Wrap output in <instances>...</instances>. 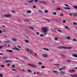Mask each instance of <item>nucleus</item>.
Returning a JSON list of instances; mask_svg holds the SVG:
<instances>
[{
  "mask_svg": "<svg viewBox=\"0 0 77 77\" xmlns=\"http://www.w3.org/2000/svg\"><path fill=\"white\" fill-rule=\"evenodd\" d=\"M57 31H58V32H61V31L60 30H57Z\"/></svg>",
  "mask_w": 77,
  "mask_h": 77,
  "instance_id": "obj_63",
  "label": "nucleus"
},
{
  "mask_svg": "<svg viewBox=\"0 0 77 77\" xmlns=\"http://www.w3.org/2000/svg\"><path fill=\"white\" fill-rule=\"evenodd\" d=\"M73 57H76V58H77V54H73Z\"/></svg>",
  "mask_w": 77,
  "mask_h": 77,
  "instance_id": "obj_20",
  "label": "nucleus"
},
{
  "mask_svg": "<svg viewBox=\"0 0 77 77\" xmlns=\"http://www.w3.org/2000/svg\"><path fill=\"white\" fill-rule=\"evenodd\" d=\"M34 2H38L39 3H41V4H46L47 3V2L46 1H38V0H34Z\"/></svg>",
  "mask_w": 77,
  "mask_h": 77,
  "instance_id": "obj_1",
  "label": "nucleus"
},
{
  "mask_svg": "<svg viewBox=\"0 0 77 77\" xmlns=\"http://www.w3.org/2000/svg\"><path fill=\"white\" fill-rule=\"evenodd\" d=\"M25 42L26 43H28V42H29V41L27 40H25Z\"/></svg>",
  "mask_w": 77,
  "mask_h": 77,
  "instance_id": "obj_32",
  "label": "nucleus"
},
{
  "mask_svg": "<svg viewBox=\"0 0 77 77\" xmlns=\"http://www.w3.org/2000/svg\"><path fill=\"white\" fill-rule=\"evenodd\" d=\"M24 60H28V58L27 57H23Z\"/></svg>",
  "mask_w": 77,
  "mask_h": 77,
  "instance_id": "obj_28",
  "label": "nucleus"
},
{
  "mask_svg": "<svg viewBox=\"0 0 77 77\" xmlns=\"http://www.w3.org/2000/svg\"><path fill=\"white\" fill-rule=\"evenodd\" d=\"M63 69V68L60 69H59V71H61V70H62Z\"/></svg>",
  "mask_w": 77,
  "mask_h": 77,
  "instance_id": "obj_58",
  "label": "nucleus"
},
{
  "mask_svg": "<svg viewBox=\"0 0 77 77\" xmlns=\"http://www.w3.org/2000/svg\"><path fill=\"white\" fill-rule=\"evenodd\" d=\"M7 51H9V52L10 53H13V52H14V51H12L11 50H7Z\"/></svg>",
  "mask_w": 77,
  "mask_h": 77,
  "instance_id": "obj_13",
  "label": "nucleus"
},
{
  "mask_svg": "<svg viewBox=\"0 0 77 77\" xmlns=\"http://www.w3.org/2000/svg\"><path fill=\"white\" fill-rule=\"evenodd\" d=\"M29 28L30 29H32V30H33V27H30Z\"/></svg>",
  "mask_w": 77,
  "mask_h": 77,
  "instance_id": "obj_47",
  "label": "nucleus"
},
{
  "mask_svg": "<svg viewBox=\"0 0 77 77\" xmlns=\"http://www.w3.org/2000/svg\"><path fill=\"white\" fill-rule=\"evenodd\" d=\"M25 21H26V22H29V19H26L25 20Z\"/></svg>",
  "mask_w": 77,
  "mask_h": 77,
  "instance_id": "obj_39",
  "label": "nucleus"
},
{
  "mask_svg": "<svg viewBox=\"0 0 77 77\" xmlns=\"http://www.w3.org/2000/svg\"><path fill=\"white\" fill-rule=\"evenodd\" d=\"M53 72L54 73H55V74H59V72L56 70H53Z\"/></svg>",
  "mask_w": 77,
  "mask_h": 77,
  "instance_id": "obj_5",
  "label": "nucleus"
},
{
  "mask_svg": "<svg viewBox=\"0 0 77 77\" xmlns=\"http://www.w3.org/2000/svg\"><path fill=\"white\" fill-rule=\"evenodd\" d=\"M73 41H74L75 42V41H77V40H76V39L75 38H73Z\"/></svg>",
  "mask_w": 77,
  "mask_h": 77,
  "instance_id": "obj_43",
  "label": "nucleus"
},
{
  "mask_svg": "<svg viewBox=\"0 0 77 77\" xmlns=\"http://www.w3.org/2000/svg\"><path fill=\"white\" fill-rule=\"evenodd\" d=\"M5 16L6 17H8V18H9V17H12V16L10 14H6Z\"/></svg>",
  "mask_w": 77,
  "mask_h": 77,
  "instance_id": "obj_9",
  "label": "nucleus"
},
{
  "mask_svg": "<svg viewBox=\"0 0 77 77\" xmlns=\"http://www.w3.org/2000/svg\"><path fill=\"white\" fill-rule=\"evenodd\" d=\"M59 48H60V49L61 48H63L64 49H66V48H67L68 49H71V48H72V47H63L62 46H61V47H59Z\"/></svg>",
  "mask_w": 77,
  "mask_h": 77,
  "instance_id": "obj_2",
  "label": "nucleus"
},
{
  "mask_svg": "<svg viewBox=\"0 0 77 77\" xmlns=\"http://www.w3.org/2000/svg\"><path fill=\"white\" fill-rule=\"evenodd\" d=\"M28 72H32V71L30 70H28Z\"/></svg>",
  "mask_w": 77,
  "mask_h": 77,
  "instance_id": "obj_60",
  "label": "nucleus"
},
{
  "mask_svg": "<svg viewBox=\"0 0 77 77\" xmlns=\"http://www.w3.org/2000/svg\"><path fill=\"white\" fill-rule=\"evenodd\" d=\"M64 27L66 29H68V30L70 29L68 27V26H64Z\"/></svg>",
  "mask_w": 77,
  "mask_h": 77,
  "instance_id": "obj_24",
  "label": "nucleus"
},
{
  "mask_svg": "<svg viewBox=\"0 0 77 77\" xmlns=\"http://www.w3.org/2000/svg\"><path fill=\"white\" fill-rule=\"evenodd\" d=\"M42 56L44 58L46 57H47V55L44 54L42 55Z\"/></svg>",
  "mask_w": 77,
  "mask_h": 77,
  "instance_id": "obj_7",
  "label": "nucleus"
},
{
  "mask_svg": "<svg viewBox=\"0 0 77 77\" xmlns=\"http://www.w3.org/2000/svg\"><path fill=\"white\" fill-rule=\"evenodd\" d=\"M45 13H47L48 12V11L47 10H45Z\"/></svg>",
  "mask_w": 77,
  "mask_h": 77,
  "instance_id": "obj_52",
  "label": "nucleus"
},
{
  "mask_svg": "<svg viewBox=\"0 0 77 77\" xmlns=\"http://www.w3.org/2000/svg\"><path fill=\"white\" fill-rule=\"evenodd\" d=\"M53 15H57V13L56 12H53Z\"/></svg>",
  "mask_w": 77,
  "mask_h": 77,
  "instance_id": "obj_19",
  "label": "nucleus"
},
{
  "mask_svg": "<svg viewBox=\"0 0 77 77\" xmlns=\"http://www.w3.org/2000/svg\"><path fill=\"white\" fill-rule=\"evenodd\" d=\"M55 66H57V67H59V66H60V65H59V64H55Z\"/></svg>",
  "mask_w": 77,
  "mask_h": 77,
  "instance_id": "obj_17",
  "label": "nucleus"
},
{
  "mask_svg": "<svg viewBox=\"0 0 77 77\" xmlns=\"http://www.w3.org/2000/svg\"><path fill=\"white\" fill-rule=\"evenodd\" d=\"M26 12L27 13H28V14H30V13H31V12H32V11H30V10H28V11H27Z\"/></svg>",
  "mask_w": 77,
  "mask_h": 77,
  "instance_id": "obj_12",
  "label": "nucleus"
},
{
  "mask_svg": "<svg viewBox=\"0 0 77 77\" xmlns=\"http://www.w3.org/2000/svg\"><path fill=\"white\" fill-rule=\"evenodd\" d=\"M38 11L39 12H40L41 13H42V11L41 10H39Z\"/></svg>",
  "mask_w": 77,
  "mask_h": 77,
  "instance_id": "obj_33",
  "label": "nucleus"
},
{
  "mask_svg": "<svg viewBox=\"0 0 77 77\" xmlns=\"http://www.w3.org/2000/svg\"><path fill=\"white\" fill-rule=\"evenodd\" d=\"M63 22L64 23H66V20H63Z\"/></svg>",
  "mask_w": 77,
  "mask_h": 77,
  "instance_id": "obj_50",
  "label": "nucleus"
},
{
  "mask_svg": "<svg viewBox=\"0 0 77 77\" xmlns=\"http://www.w3.org/2000/svg\"><path fill=\"white\" fill-rule=\"evenodd\" d=\"M35 34L36 35H38L39 34V33L38 32H36Z\"/></svg>",
  "mask_w": 77,
  "mask_h": 77,
  "instance_id": "obj_38",
  "label": "nucleus"
},
{
  "mask_svg": "<svg viewBox=\"0 0 77 77\" xmlns=\"http://www.w3.org/2000/svg\"><path fill=\"white\" fill-rule=\"evenodd\" d=\"M42 30L43 32H47V31H48V28L46 27L43 28L42 29Z\"/></svg>",
  "mask_w": 77,
  "mask_h": 77,
  "instance_id": "obj_3",
  "label": "nucleus"
},
{
  "mask_svg": "<svg viewBox=\"0 0 77 77\" xmlns=\"http://www.w3.org/2000/svg\"><path fill=\"white\" fill-rule=\"evenodd\" d=\"M12 40L13 41H14L15 42H16V41H17V40L13 38L12 39Z\"/></svg>",
  "mask_w": 77,
  "mask_h": 77,
  "instance_id": "obj_25",
  "label": "nucleus"
},
{
  "mask_svg": "<svg viewBox=\"0 0 77 77\" xmlns=\"http://www.w3.org/2000/svg\"><path fill=\"white\" fill-rule=\"evenodd\" d=\"M1 67L2 68H4V67H5V66L4 65H1Z\"/></svg>",
  "mask_w": 77,
  "mask_h": 77,
  "instance_id": "obj_51",
  "label": "nucleus"
},
{
  "mask_svg": "<svg viewBox=\"0 0 77 77\" xmlns=\"http://www.w3.org/2000/svg\"><path fill=\"white\" fill-rule=\"evenodd\" d=\"M33 8H36V6L35 5H34L32 7Z\"/></svg>",
  "mask_w": 77,
  "mask_h": 77,
  "instance_id": "obj_59",
  "label": "nucleus"
},
{
  "mask_svg": "<svg viewBox=\"0 0 77 77\" xmlns=\"http://www.w3.org/2000/svg\"><path fill=\"white\" fill-rule=\"evenodd\" d=\"M2 47H4V45H2L1 46H0V49H2Z\"/></svg>",
  "mask_w": 77,
  "mask_h": 77,
  "instance_id": "obj_27",
  "label": "nucleus"
},
{
  "mask_svg": "<svg viewBox=\"0 0 77 77\" xmlns=\"http://www.w3.org/2000/svg\"><path fill=\"white\" fill-rule=\"evenodd\" d=\"M58 21H61L62 20L60 19H58Z\"/></svg>",
  "mask_w": 77,
  "mask_h": 77,
  "instance_id": "obj_56",
  "label": "nucleus"
},
{
  "mask_svg": "<svg viewBox=\"0 0 77 77\" xmlns=\"http://www.w3.org/2000/svg\"><path fill=\"white\" fill-rule=\"evenodd\" d=\"M11 70H12V71H17V70H16L15 69H11Z\"/></svg>",
  "mask_w": 77,
  "mask_h": 77,
  "instance_id": "obj_42",
  "label": "nucleus"
},
{
  "mask_svg": "<svg viewBox=\"0 0 77 77\" xmlns=\"http://www.w3.org/2000/svg\"><path fill=\"white\" fill-rule=\"evenodd\" d=\"M69 15L70 17H71V16H72V13H70L69 14Z\"/></svg>",
  "mask_w": 77,
  "mask_h": 77,
  "instance_id": "obj_36",
  "label": "nucleus"
},
{
  "mask_svg": "<svg viewBox=\"0 0 77 77\" xmlns=\"http://www.w3.org/2000/svg\"><path fill=\"white\" fill-rule=\"evenodd\" d=\"M66 38L67 39H68V40H69V39H70V37L67 36L66 37Z\"/></svg>",
  "mask_w": 77,
  "mask_h": 77,
  "instance_id": "obj_18",
  "label": "nucleus"
},
{
  "mask_svg": "<svg viewBox=\"0 0 77 77\" xmlns=\"http://www.w3.org/2000/svg\"><path fill=\"white\" fill-rule=\"evenodd\" d=\"M14 50H17V51H19L20 50V49H19L17 47H15L14 48Z\"/></svg>",
  "mask_w": 77,
  "mask_h": 77,
  "instance_id": "obj_10",
  "label": "nucleus"
},
{
  "mask_svg": "<svg viewBox=\"0 0 77 77\" xmlns=\"http://www.w3.org/2000/svg\"><path fill=\"white\" fill-rule=\"evenodd\" d=\"M5 62H12L11 61H9V60H6L5 61Z\"/></svg>",
  "mask_w": 77,
  "mask_h": 77,
  "instance_id": "obj_21",
  "label": "nucleus"
},
{
  "mask_svg": "<svg viewBox=\"0 0 77 77\" xmlns=\"http://www.w3.org/2000/svg\"><path fill=\"white\" fill-rule=\"evenodd\" d=\"M67 62H70V63L71 62V60H67Z\"/></svg>",
  "mask_w": 77,
  "mask_h": 77,
  "instance_id": "obj_57",
  "label": "nucleus"
},
{
  "mask_svg": "<svg viewBox=\"0 0 77 77\" xmlns=\"http://www.w3.org/2000/svg\"><path fill=\"white\" fill-rule=\"evenodd\" d=\"M27 65H28V66H32V65H31V64H29V63H28V64H27Z\"/></svg>",
  "mask_w": 77,
  "mask_h": 77,
  "instance_id": "obj_46",
  "label": "nucleus"
},
{
  "mask_svg": "<svg viewBox=\"0 0 77 77\" xmlns=\"http://www.w3.org/2000/svg\"><path fill=\"white\" fill-rule=\"evenodd\" d=\"M41 37H43L44 36V35L42 34H41L40 35Z\"/></svg>",
  "mask_w": 77,
  "mask_h": 77,
  "instance_id": "obj_49",
  "label": "nucleus"
},
{
  "mask_svg": "<svg viewBox=\"0 0 77 77\" xmlns=\"http://www.w3.org/2000/svg\"><path fill=\"white\" fill-rule=\"evenodd\" d=\"M4 42L5 43H6V42L7 43H9V42H9V41H4Z\"/></svg>",
  "mask_w": 77,
  "mask_h": 77,
  "instance_id": "obj_37",
  "label": "nucleus"
},
{
  "mask_svg": "<svg viewBox=\"0 0 77 77\" xmlns=\"http://www.w3.org/2000/svg\"><path fill=\"white\" fill-rule=\"evenodd\" d=\"M73 24L74 25H76L77 26V23L73 22Z\"/></svg>",
  "mask_w": 77,
  "mask_h": 77,
  "instance_id": "obj_40",
  "label": "nucleus"
},
{
  "mask_svg": "<svg viewBox=\"0 0 77 77\" xmlns=\"http://www.w3.org/2000/svg\"><path fill=\"white\" fill-rule=\"evenodd\" d=\"M32 2H33V0H32L31 1H29L28 2V3H32Z\"/></svg>",
  "mask_w": 77,
  "mask_h": 77,
  "instance_id": "obj_34",
  "label": "nucleus"
},
{
  "mask_svg": "<svg viewBox=\"0 0 77 77\" xmlns=\"http://www.w3.org/2000/svg\"><path fill=\"white\" fill-rule=\"evenodd\" d=\"M60 73V74H65V72H63V71H61Z\"/></svg>",
  "mask_w": 77,
  "mask_h": 77,
  "instance_id": "obj_14",
  "label": "nucleus"
},
{
  "mask_svg": "<svg viewBox=\"0 0 77 77\" xmlns=\"http://www.w3.org/2000/svg\"><path fill=\"white\" fill-rule=\"evenodd\" d=\"M56 28H53V30H56Z\"/></svg>",
  "mask_w": 77,
  "mask_h": 77,
  "instance_id": "obj_61",
  "label": "nucleus"
},
{
  "mask_svg": "<svg viewBox=\"0 0 77 77\" xmlns=\"http://www.w3.org/2000/svg\"><path fill=\"white\" fill-rule=\"evenodd\" d=\"M54 39H55V40L56 41H57V38H56V37H55L54 38Z\"/></svg>",
  "mask_w": 77,
  "mask_h": 77,
  "instance_id": "obj_54",
  "label": "nucleus"
},
{
  "mask_svg": "<svg viewBox=\"0 0 77 77\" xmlns=\"http://www.w3.org/2000/svg\"><path fill=\"white\" fill-rule=\"evenodd\" d=\"M37 75L40 74V72H37Z\"/></svg>",
  "mask_w": 77,
  "mask_h": 77,
  "instance_id": "obj_45",
  "label": "nucleus"
},
{
  "mask_svg": "<svg viewBox=\"0 0 77 77\" xmlns=\"http://www.w3.org/2000/svg\"><path fill=\"white\" fill-rule=\"evenodd\" d=\"M74 8H75V9H77V6H73Z\"/></svg>",
  "mask_w": 77,
  "mask_h": 77,
  "instance_id": "obj_31",
  "label": "nucleus"
},
{
  "mask_svg": "<svg viewBox=\"0 0 77 77\" xmlns=\"http://www.w3.org/2000/svg\"><path fill=\"white\" fill-rule=\"evenodd\" d=\"M26 51L28 52V53H31V50L29 49H27L26 50Z\"/></svg>",
  "mask_w": 77,
  "mask_h": 77,
  "instance_id": "obj_6",
  "label": "nucleus"
},
{
  "mask_svg": "<svg viewBox=\"0 0 77 77\" xmlns=\"http://www.w3.org/2000/svg\"><path fill=\"white\" fill-rule=\"evenodd\" d=\"M12 67L13 68H15V65H12Z\"/></svg>",
  "mask_w": 77,
  "mask_h": 77,
  "instance_id": "obj_26",
  "label": "nucleus"
},
{
  "mask_svg": "<svg viewBox=\"0 0 77 77\" xmlns=\"http://www.w3.org/2000/svg\"><path fill=\"white\" fill-rule=\"evenodd\" d=\"M61 57H62V58H65V57L63 55H61Z\"/></svg>",
  "mask_w": 77,
  "mask_h": 77,
  "instance_id": "obj_23",
  "label": "nucleus"
},
{
  "mask_svg": "<svg viewBox=\"0 0 77 77\" xmlns=\"http://www.w3.org/2000/svg\"><path fill=\"white\" fill-rule=\"evenodd\" d=\"M41 68L42 69H44V68H45V66H41Z\"/></svg>",
  "mask_w": 77,
  "mask_h": 77,
  "instance_id": "obj_35",
  "label": "nucleus"
},
{
  "mask_svg": "<svg viewBox=\"0 0 77 77\" xmlns=\"http://www.w3.org/2000/svg\"><path fill=\"white\" fill-rule=\"evenodd\" d=\"M39 65H41L42 64V62H39L38 63Z\"/></svg>",
  "mask_w": 77,
  "mask_h": 77,
  "instance_id": "obj_48",
  "label": "nucleus"
},
{
  "mask_svg": "<svg viewBox=\"0 0 77 77\" xmlns=\"http://www.w3.org/2000/svg\"><path fill=\"white\" fill-rule=\"evenodd\" d=\"M2 31H1V30H0V35L1 34H2Z\"/></svg>",
  "mask_w": 77,
  "mask_h": 77,
  "instance_id": "obj_62",
  "label": "nucleus"
},
{
  "mask_svg": "<svg viewBox=\"0 0 77 77\" xmlns=\"http://www.w3.org/2000/svg\"><path fill=\"white\" fill-rule=\"evenodd\" d=\"M56 10H57V11H60L61 9L59 8H56Z\"/></svg>",
  "mask_w": 77,
  "mask_h": 77,
  "instance_id": "obj_16",
  "label": "nucleus"
},
{
  "mask_svg": "<svg viewBox=\"0 0 77 77\" xmlns=\"http://www.w3.org/2000/svg\"><path fill=\"white\" fill-rule=\"evenodd\" d=\"M0 77H3V75L2 74H0Z\"/></svg>",
  "mask_w": 77,
  "mask_h": 77,
  "instance_id": "obj_53",
  "label": "nucleus"
},
{
  "mask_svg": "<svg viewBox=\"0 0 77 77\" xmlns=\"http://www.w3.org/2000/svg\"><path fill=\"white\" fill-rule=\"evenodd\" d=\"M60 16L61 17H63V14L62 13L60 14Z\"/></svg>",
  "mask_w": 77,
  "mask_h": 77,
  "instance_id": "obj_44",
  "label": "nucleus"
},
{
  "mask_svg": "<svg viewBox=\"0 0 77 77\" xmlns=\"http://www.w3.org/2000/svg\"><path fill=\"white\" fill-rule=\"evenodd\" d=\"M8 59V57H5L3 58V59H5V60H6Z\"/></svg>",
  "mask_w": 77,
  "mask_h": 77,
  "instance_id": "obj_22",
  "label": "nucleus"
},
{
  "mask_svg": "<svg viewBox=\"0 0 77 77\" xmlns=\"http://www.w3.org/2000/svg\"><path fill=\"white\" fill-rule=\"evenodd\" d=\"M64 5H65V6H67V7H69V5H67L66 4H65Z\"/></svg>",
  "mask_w": 77,
  "mask_h": 77,
  "instance_id": "obj_55",
  "label": "nucleus"
},
{
  "mask_svg": "<svg viewBox=\"0 0 77 77\" xmlns=\"http://www.w3.org/2000/svg\"><path fill=\"white\" fill-rule=\"evenodd\" d=\"M70 76L72 77H77V75L75 74H74L73 75H70Z\"/></svg>",
  "mask_w": 77,
  "mask_h": 77,
  "instance_id": "obj_8",
  "label": "nucleus"
},
{
  "mask_svg": "<svg viewBox=\"0 0 77 77\" xmlns=\"http://www.w3.org/2000/svg\"><path fill=\"white\" fill-rule=\"evenodd\" d=\"M75 71V69H71L69 71L70 72L73 73Z\"/></svg>",
  "mask_w": 77,
  "mask_h": 77,
  "instance_id": "obj_4",
  "label": "nucleus"
},
{
  "mask_svg": "<svg viewBox=\"0 0 77 77\" xmlns=\"http://www.w3.org/2000/svg\"><path fill=\"white\" fill-rule=\"evenodd\" d=\"M51 2H52V3H54V0H51Z\"/></svg>",
  "mask_w": 77,
  "mask_h": 77,
  "instance_id": "obj_41",
  "label": "nucleus"
},
{
  "mask_svg": "<svg viewBox=\"0 0 77 77\" xmlns=\"http://www.w3.org/2000/svg\"><path fill=\"white\" fill-rule=\"evenodd\" d=\"M64 9H65V10H69V9H70V8H69V7H67V8H64Z\"/></svg>",
  "mask_w": 77,
  "mask_h": 77,
  "instance_id": "obj_15",
  "label": "nucleus"
},
{
  "mask_svg": "<svg viewBox=\"0 0 77 77\" xmlns=\"http://www.w3.org/2000/svg\"><path fill=\"white\" fill-rule=\"evenodd\" d=\"M74 15L75 17H77V13H74Z\"/></svg>",
  "mask_w": 77,
  "mask_h": 77,
  "instance_id": "obj_30",
  "label": "nucleus"
},
{
  "mask_svg": "<svg viewBox=\"0 0 77 77\" xmlns=\"http://www.w3.org/2000/svg\"><path fill=\"white\" fill-rule=\"evenodd\" d=\"M43 50H46V51H49V49H48L45 48H43Z\"/></svg>",
  "mask_w": 77,
  "mask_h": 77,
  "instance_id": "obj_29",
  "label": "nucleus"
},
{
  "mask_svg": "<svg viewBox=\"0 0 77 77\" xmlns=\"http://www.w3.org/2000/svg\"><path fill=\"white\" fill-rule=\"evenodd\" d=\"M10 64H7V66H10Z\"/></svg>",
  "mask_w": 77,
  "mask_h": 77,
  "instance_id": "obj_64",
  "label": "nucleus"
},
{
  "mask_svg": "<svg viewBox=\"0 0 77 77\" xmlns=\"http://www.w3.org/2000/svg\"><path fill=\"white\" fill-rule=\"evenodd\" d=\"M31 67H32L33 68H36V67H37L36 66V65H32L31 66Z\"/></svg>",
  "mask_w": 77,
  "mask_h": 77,
  "instance_id": "obj_11",
  "label": "nucleus"
}]
</instances>
